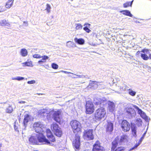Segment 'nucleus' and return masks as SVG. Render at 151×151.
Returning a JSON list of instances; mask_svg holds the SVG:
<instances>
[{"mask_svg":"<svg viewBox=\"0 0 151 151\" xmlns=\"http://www.w3.org/2000/svg\"><path fill=\"white\" fill-rule=\"evenodd\" d=\"M70 125L74 133L80 131L81 125L79 122L76 120H72L70 122Z\"/></svg>","mask_w":151,"mask_h":151,"instance_id":"f03ea898","label":"nucleus"},{"mask_svg":"<svg viewBox=\"0 0 151 151\" xmlns=\"http://www.w3.org/2000/svg\"><path fill=\"white\" fill-rule=\"evenodd\" d=\"M24 79V77L20 76H17L15 77H13L12 78V79L13 80H17L18 81H22Z\"/></svg>","mask_w":151,"mask_h":151,"instance_id":"2f4dec72","label":"nucleus"},{"mask_svg":"<svg viewBox=\"0 0 151 151\" xmlns=\"http://www.w3.org/2000/svg\"><path fill=\"white\" fill-rule=\"evenodd\" d=\"M128 92L129 94L132 96H134L136 93V92L133 91L131 89H129L128 90Z\"/></svg>","mask_w":151,"mask_h":151,"instance_id":"72a5a7b5","label":"nucleus"},{"mask_svg":"<svg viewBox=\"0 0 151 151\" xmlns=\"http://www.w3.org/2000/svg\"><path fill=\"white\" fill-rule=\"evenodd\" d=\"M43 63H44V62H43V61H42V60H40L38 61V63L40 64H42Z\"/></svg>","mask_w":151,"mask_h":151,"instance_id":"3c124183","label":"nucleus"},{"mask_svg":"<svg viewBox=\"0 0 151 151\" xmlns=\"http://www.w3.org/2000/svg\"><path fill=\"white\" fill-rule=\"evenodd\" d=\"M108 107L109 111L110 112H113L115 109L114 103L111 101H109L108 103Z\"/></svg>","mask_w":151,"mask_h":151,"instance_id":"2eb2a0df","label":"nucleus"},{"mask_svg":"<svg viewBox=\"0 0 151 151\" xmlns=\"http://www.w3.org/2000/svg\"><path fill=\"white\" fill-rule=\"evenodd\" d=\"M51 66L52 68L54 69H57L58 68V65L55 63H52L51 64Z\"/></svg>","mask_w":151,"mask_h":151,"instance_id":"79ce46f5","label":"nucleus"},{"mask_svg":"<svg viewBox=\"0 0 151 151\" xmlns=\"http://www.w3.org/2000/svg\"><path fill=\"white\" fill-rule=\"evenodd\" d=\"M75 75H76L77 77H73V78H87V77H86V76H84V75H77L76 74H73Z\"/></svg>","mask_w":151,"mask_h":151,"instance_id":"58836bf2","label":"nucleus"},{"mask_svg":"<svg viewBox=\"0 0 151 151\" xmlns=\"http://www.w3.org/2000/svg\"><path fill=\"white\" fill-rule=\"evenodd\" d=\"M136 124L138 126H140L142 125V122L140 118H137L136 120Z\"/></svg>","mask_w":151,"mask_h":151,"instance_id":"cd10ccee","label":"nucleus"},{"mask_svg":"<svg viewBox=\"0 0 151 151\" xmlns=\"http://www.w3.org/2000/svg\"><path fill=\"white\" fill-rule=\"evenodd\" d=\"M141 57L144 60H147L149 59L148 57L145 54H141Z\"/></svg>","mask_w":151,"mask_h":151,"instance_id":"e433bc0d","label":"nucleus"},{"mask_svg":"<svg viewBox=\"0 0 151 151\" xmlns=\"http://www.w3.org/2000/svg\"><path fill=\"white\" fill-rule=\"evenodd\" d=\"M20 54L23 57L27 56L28 54V52L27 50L25 48H23L21 50Z\"/></svg>","mask_w":151,"mask_h":151,"instance_id":"412c9836","label":"nucleus"},{"mask_svg":"<svg viewBox=\"0 0 151 151\" xmlns=\"http://www.w3.org/2000/svg\"><path fill=\"white\" fill-rule=\"evenodd\" d=\"M106 113L104 109L102 107L100 108L96 111L95 117L98 119H101L104 116Z\"/></svg>","mask_w":151,"mask_h":151,"instance_id":"20e7f679","label":"nucleus"},{"mask_svg":"<svg viewBox=\"0 0 151 151\" xmlns=\"http://www.w3.org/2000/svg\"><path fill=\"white\" fill-rule=\"evenodd\" d=\"M145 134H146V132H145V133H144L143 134V136L144 137V136L145 135Z\"/></svg>","mask_w":151,"mask_h":151,"instance_id":"bf43d9fd","label":"nucleus"},{"mask_svg":"<svg viewBox=\"0 0 151 151\" xmlns=\"http://www.w3.org/2000/svg\"><path fill=\"white\" fill-rule=\"evenodd\" d=\"M23 66H32V63L31 62H26L22 63Z\"/></svg>","mask_w":151,"mask_h":151,"instance_id":"bb28decb","label":"nucleus"},{"mask_svg":"<svg viewBox=\"0 0 151 151\" xmlns=\"http://www.w3.org/2000/svg\"><path fill=\"white\" fill-rule=\"evenodd\" d=\"M74 40L76 43L80 45H83L85 43L84 40L82 38L78 39L77 38H75Z\"/></svg>","mask_w":151,"mask_h":151,"instance_id":"dca6fc26","label":"nucleus"},{"mask_svg":"<svg viewBox=\"0 0 151 151\" xmlns=\"http://www.w3.org/2000/svg\"><path fill=\"white\" fill-rule=\"evenodd\" d=\"M74 44L73 42L71 41H69L67 42L66 46L68 47H73Z\"/></svg>","mask_w":151,"mask_h":151,"instance_id":"7c9ffc66","label":"nucleus"},{"mask_svg":"<svg viewBox=\"0 0 151 151\" xmlns=\"http://www.w3.org/2000/svg\"><path fill=\"white\" fill-rule=\"evenodd\" d=\"M141 52L144 53V54L145 53L148 54L149 53V50L147 49H144L142 50Z\"/></svg>","mask_w":151,"mask_h":151,"instance_id":"a18cd8bd","label":"nucleus"},{"mask_svg":"<svg viewBox=\"0 0 151 151\" xmlns=\"http://www.w3.org/2000/svg\"><path fill=\"white\" fill-rule=\"evenodd\" d=\"M139 144L140 143L136 144L134 147L130 149L128 151H131L132 150H133L134 148H137L139 145Z\"/></svg>","mask_w":151,"mask_h":151,"instance_id":"09e8293b","label":"nucleus"},{"mask_svg":"<svg viewBox=\"0 0 151 151\" xmlns=\"http://www.w3.org/2000/svg\"><path fill=\"white\" fill-rule=\"evenodd\" d=\"M132 134L134 137L137 136L136 132L137 130V127L136 126H132Z\"/></svg>","mask_w":151,"mask_h":151,"instance_id":"5701e85b","label":"nucleus"},{"mask_svg":"<svg viewBox=\"0 0 151 151\" xmlns=\"http://www.w3.org/2000/svg\"><path fill=\"white\" fill-rule=\"evenodd\" d=\"M128 137L126 135H124L121 136L120 140L121 142H125L127 141Z\"/></svg>","mask_w":151,"mask_h":151,"instance_id":"aec40b11","label":"nucleus"},{"mask_svg":"<svg viewBox=\"0 0 151 151\" xmlns=\"http://www.w3.org/2000/svg\"><path fill=\"white\" fill-rule=\"evenodd\" d=\"M95 104L96 105H99V104H100L102 102V100L101 98L96 99V101L95 100Z\"/></svg>","mask_w":151,"mask_h":151,"instance_id":"ea45409f","label":"nucleus"},{"mask_svg":"<svg viewBox=\"0 0 151 151\" xmlns=\"http://www.w3.org/2000/svg\"><path fill=\"white\" fill-rule=\"evenodd\" d=\"M18 103L20 104H24L26 103V102L24 101H19Z\"/></svg>","mask_w":151,"mask_h":151,"instance_id":"603ef678","label":"nucleus"},{"mask_svg":"<svg viewBox=\"0 0 151 151\" xmlns=\"http://www.w3.org/2000/svg\"><path fill=\"white\" fill-rule=\"evenodd\" d=\"M61 71L62 72H63V73H65L73 74V73H70V72H67V71H65L62 70Z\"/></svg>","mask_w":151,"mask_h":151,"instance_id":"8fccbe9b","label":"nucleus"},{"mask_svg":"<svg viewBox=\"0 0 151 151\" xmlns=\"http://www.w3.org/2000/svg\"><path fill=\"white\" fill-rule=\"evenodd\" d=\"M88 105V107L92 108L93 107V104L92 103V102L90 100L86 101V107H87V104Z\"/></svg>","mask_w":151,"mask_h":151,"instance_id":"c756f323","label":"nucleus"},{"mask_svg":"<svg viewBox=\"0 0 151 151\" xmlns=\"http://www.w3.org/2000/svg\"><path fill=\"white\" fill-rule=\"evenodd\" d=\"M134 107L137 110L138 114L140 115V116L143 119L147 121H148L150 120V119H149L148 117L146 116L145 113L142 111L136 105H134Z\"/></svg>","mask_w":151,"mask_h":151,"instance_id":"0eeeda50","label":"nucleus"},{"mask_svg":"<svg viewBox=\"0 0 151 151\" xmlns=\"http://www.w3.org/2000/svg\"><path fill=\"white\" fill-rule=\"evenodd\" d=\"M14 0H9L6 5V8H9L12 6L14 2Z\"/></svg>","mask_w":151,"mask_h":151,"instance_id":"b1692460","label":"nucleus"},{"mask_svg":"<svg viewBox=\"0 0 151 151\" xmlns=\"http://www.w3.org/2000/svg\"><path fill=\"white\" fill-rule=\"evenodd\" d=\"M75 25V29L76 30L81 29L82 28L83 26L80 24H76Z\"/></svg>","mask_w":151,"mask_h":151,"instance_id":"c9c22d12","label":"nucleus"},{"mask_svg":"<svg viewBox=\"0 0 151 151\" xmlns=\"http://www.w3.org/2000/svg\"><path fill=\"white\" fill-rule=\"evenodd\" d=\"M6 113H11L13 111V109L12 107L9 106L6 110Z\"/></svg>","mask_w":151,"mask_h":151,"instance_id":"f704fd0d","label":"nucleus"},{"mask_svg":"<svg viewBox=\"0 0 151 151\" xmlns=\"http://www.w3.org/2000/svg\"><path fill=\"white\" fill-rule=\"evenodd\" d=\"M51 129L55 135L59 137H61L62 134V132L57 124H52L51 126Z\"/></svg>","mask_w":151,"mask_h":151,"instance_id":"7ed1b4c3","label":"nucleus"},{"mask_svg":"<svg viewBox=\"0 0 151 151\" xmlns=\"http://www.w3.org/2000/svg\"><path fill=\"white\" fill-rule=\"evenodd\" d=\"M46 110L43 109L42 110H41L40 113L41 115L43 116H45L47 114V113L46 112Z\"/></svg>","mask_w":151,"mask_h":151,"instance_id":"37998d69","label":"nucleus"},{"mask_svg":"<svg viewBox=\"0 0 151 151\" xmlns=\"http://www.w3.org/2000/svg\"><path fill=\"white\" fill-rule=\"evenodd\" d=\"M144 137H142L141 139H140V141H141V142L142 141V140L143 139H144Z\"/></svg>","mask_w":151,"mask_h":151,"instance_id":"6e6d98bb","label":"nucleus"},{"mask_svg":"<svg viewBox=\"0 0 151 151\" xmlns=\"http://www.w3.org/2000/svg\"><path fill=\"white\" fill-rule=\"evenodd\" d=\"M136 22L137 23H140L139 22V21H136Z\"/></svg>","mask_w":151,"mask_h":151,"instance_id":"052dcab7","label":"nucleus"},{"mask_svg":"<svg viewBox=\"0 0 151 151\" xmlns=\"http://www.w3.org/2000/svg\"><path fill=\"white\" fill-rule=\"evenodd\" d=\"M29 144H38V142H40L37 138V134L35 135H32L29 137Z\"/></svg>","mask_w":151,"mask_h":151,"instance_id":"9d476101","label":"nucleus"},{"mask_svg":"<svg viewBox=\"0 0 151 151\" xmlns=\"http://www.w3.org/2000/svg\"><path fill=\"white\" fill-rule=\"evenodd\" d=\"M88 104L87 105V107H86V113L89 114H91L93 112L94 109L93 107H88Z\"/></svg>","mask_w":151,"mask_h":151,"instance_id":"f3484780","label":"nucleus"},{"mask_svg":"<svg viewBox=\"0 0 151 151\" xmlns=\"http://www.w3.org/2000/svg\"><path fill=\"white\" fill-rule=\"evenodd\" d=\"M121 127L122 130L124 132H127L130 130V124L126 120H124L122 121L121 124Z\"/></svg>","mask_w":151,"mask_h":151,"instance_id":"6e6552de","label":"nucleus"},{"mask_svg":"<svg viewBox=\"0 0 151 151\" xmlns=\"http://www.w3.org/2000/svg\"><path fill=\"white\" fill-rule=\"evenodd\" d=\"M36 83V81L34 80H31V81H29L27 82V83L29 84H34Z\"/></svg>","mask_w":151,"mask_h":151,"instance_id":"de8ad7c7","label":"nucleus"},{"mask_svg":"<svg viewBox=\"0 0 151 151\" xmlns=\"http://www.w3.org/2000/svg\"><path fill=\"white\" fill-rule=\"evenodd\" d=\"M73 146L76 150H78L80 146V137L76 135L75 140L73 143Z\"/></svg>","mask_w":151,"mask_h":151,"instance_id":"1a4fd4ad","label":"nucleus"},{"mask_svg":"<svg viewBox=\"0 0 151 151\" xmlns=\"http://www.w3.org/2000/svg\"><path fill=\"white\" fill-rule=\"evenodd\" d=\"M50 9L51 7L50 5L48 4H47L46 5V10H47L48 13H49L50 12Z\"/></svg>","mask_w":151,"mask_h":151,"instance_id":"c03bdc74","label":"nucleus"},{"mask_svg":"<svg viewBox=\"0 0 151 151\" xmlns=\"http://www.w3.org/2000/svg\"><path fill=\"white\" fill-rule=\"evenodd\" d=\"M125 149V148L124 147H120L111 150V151H124Z\"/></svg>","mask_w":151,"mask_h":151,"instance_id":"a878e982","label":"nucleus"},{"mask_svg":"<svg viewBox=\"0 0 151 151\" xmlns=\"http://www.w3.org/2000/svg\"><path fill=\"white\" fill-rule=\"evenodd\" d=\"M61 111L60 110L54 111L53 114V118L55 121L57 122L60 121V115Z\"/></svg>","mask_w":151,"mask_h":151,"instance_id":"9b49d317","label":"nucleus"},{"mask_svg":"<svg viewBox=\"0 0 151 151\" xmlns=\"http://www.w3.org/2000/svg\"><path fill=\"white\" fill-rule=\"evenodd\" d=\"M90 24H89L86 23L84 24V26H85L83 28V29L86 32L89 33L91 30L89 29V28L90 27Z\"/></svg>","mask_w":151,"mask_h":151,"instance_id":"4be33fe9","label":"nucleus"},{"mask_svg":"<svg viewBox=\"0 0 151 151\" xmlns=\"http://www.w3.org/2000/svg\"><path fill=\"white\" fill-rule=\"evenodd\" d=\"M31 119L30 118V116L28 114H26L24 116V118L23 121V127L22 129L23 130H25L27 127V123L30 121Z\"/></svg>","mask_w":151,"mask_h":151,"instance_id":"f8f14e48","label":"nucleus"},{"mask_svg":"<svg viewBox=\"0 0 151 151\" xmlns=\"http://www.w3.org/2000/svg\"><path fill=\"white\" fill-rule=\"evenodd\" d=\"M113 124L110 121H108L106 126V132L111 133L113 130Z\"/></svg>","mask_w":151,"mask_h":151,"instance_id":"ddd939ff","label":"nucleus"},{"mask_svg":"<svg viewBox=\"0 0 151 151\" xmlns=\"http://www.w3.org/2000/svg\"><path fill=\"white\" fill-rule=\"evenodd\" d=\"M83 137L86 140H92L93 138V130L89 129L88 131H85L83 133Z\"/></svg>","mask_w":151,"mask_h":151,"instance_id":"39448f33","label":"nucleus"},{"mask_svg":"<svg viewBox=\"0 0 151 151\" xmlns=\"http://www.w3.org/2000/svg\"><path fill=\"white\" fill-rule=\"evenodd\" d=\"M133 1H132L131 2H127L125 3H124L123 4L124 7V8H126L129 6L130 5V6H131Z\"/></svg>","mask_w":151,"mask_h":151,"instance_id":"473e14b6","label":"nucleus"},{"mask_svg":"<svg viewBox=\"0 0 151 151\" xmlns=\"http://www.w3.org/2000/svg\"><path fill=\"white\" fill-rule=\"evenodd\" d=\"M33 57L34 58H41V56L37 54L33 55Z\"/></svg>","mask_w":151,"mask_h":151,"instance_id":"49530a36","label":"nucleus"},{"mask_svg":"<svg viewBox=\"0 0 151 151\" xmlns=\"http://www.w3.org/2000/svg\"><path fill=\"white\" fill-rule=\"evenodd\" d=\"M41 58H42L41 60H42V61L44 63L45 62L46 60L49 58L46 55L41 56Z\"/></svg>","mask_w":151,"mask_h":151,"instance_id":"4c0bfd02","label":"nucleus"},{"mask_svg":"<svg viewBox=\"0 0 151 151\" xmlns=\"http://www.w3.org/2000/svg\"><path fill=\"white\" fill-rule=\"evenodd\" d=\"M117 139L118 138H116L115 139V140L112 142L111 150H112L115 148L117 147L118 145V142L117 141Z\"/></svg>","mask_w":151,"mask_h":151,"instance_id":"6ab92c4d","label":"nucleus"},{"mask_svg":"<svg viewBox=\"0 0 151 151\" xmlns=\"http://www.w3.org/2000/svg\"><path fill=\"white\" fill-rule=\"evenodd\" d=\"M124 111L130 117L134 116L136 114L135 110L131 107L128 106L124 110Z\"/></svg>","mask_w":151,"mask_h":151,"instance_id":"423d86ee","label":"nucleus"},{"mask_svg":"<svg viewBox=\"0 0 151 151\" xmlns=\"http://www.w3.org/2000/svg\"><path fill=\"white\" fill-rule=\"evenodd\" d=\"M49 140L52 142H54L55 141V139L53 135L50 136L49 138H48Z\"/></svg>","mask_w":151,"mask_h":151,"instance_id":"a19ab883","label":"nucleus"},{"mask_svg":"<svg viewBox=\"0 0 151 151\" xmlns=\"http://www.w3.org/2000/svg\"><path fill=\"white\" fill-rule=\"evenodd\" d=\"M44 126L45 125L43 123L40 122H35L33 125V129L37 133V136L39 141L43 144L52 146L53 145L52 143L50 142L49 140L46 139L41 132Z\"/></svg>","mask_w":151,"mask_h":151,"instance_id":"f257e3e1","label":"nucleus"},{"mask_svg":"<svg viewBox=\"0 0 151 151\" xmlns=\"http://www.w3.org/2000/svg\"><path fill=\"white\" fill-rule=\"evenodd\" d=\"M151 60V54H149V56L148 57Z\"/></svg>","mask_w":151,"mask_h":151,"instance_id":"4d7b16f0","label":"nucleus"},{"mask_svg":"<svg viewBox=\"0 0 151 151\" xmlns=\"http://www.w3.org/2000/svg\"><path fill=\"white\" fill-rule=\"evenodd\" d=\"M4 10H0V12H4Z\"/></svg>","mask_w":151,"mask_h":151,"instance_id":"13d9d810","label":"nucleus"},{"mask_svg":"<svg viewBox=\"0 0 151 151\" xmlns=\"http://www.w3.org/2000/svg\"><path fill=\"white\" fill-rule=\"evenodd\" d=\"M0 25L2 26H9V24L5 20H3L0 22Z\"/></svg>","mask_w":151,"mask_h":151,"instance_id":"393cba45","label":"nucleus"},{"mask_svg":"<svg viewBox=\"0 0 151 151\" xmlns=\"http://www.w3.org/2000/svg\"><path fill=\"white\" fill-rule=\"evenodd\" d=\"M120 12L122 13L123 14L126 16H129L131 17H133L131 13L128 10L121 11Z\"/></svg>","mask_w":151,"mask_h":151,"instance_id":"a211bd4d","label":"nucleus"},{"mask_svg":"<svg viewBox=\"0 0 151 151\" xmlns=\"http://www.w3.org/2000/svg\"><path fill=\"white\" fill-rule=\"evenodd\" d=\"M93 148L92 149V151H94V144L93 145Z\"/></svg>","mask_w":151,"mask_h":151,"instance_id":"5fc2aeb1","label":"nucleus"},{"mask_svg":"<svg viewBox=\"0 0 151 151\" xmlns=\"http://www.w3.org/2000/svg\"><path fill=\"white\" fill-rule=\"evenodd\" d=\"M46 133L47 137V138H49V137L53 135L51 131L50 130L48 129L46 130Z\"/></svg>","mask_w":151,"mask_h":151,"instance_id":"c85d7f7f","label":"nucleus"},{"mask_svg":"<svg viewBox=\"0 0 151 151\" xmlns=\"http://www.w3.org/2000/svg\"><path fill=\"white\" fill-rule=\"evenodd\" d=\"M95 151H105L104 148L100 145L99 141H97L95 144Z\"/></svg>","mask_w":151,"mask_h":151,"instance_id":"4468645a","label":"nucleus"},{"mask_svg":"<svg viewBox=\"0 0 151 151\" xmlns=\"http://www.w3.org/2000/svg\"><path fill=\"white\" fill-rule=\"evenodd\" d=\"M14 129L16 131H17V127L15 125L14 126Z\"/></svg>","mask_w":151,"mask_h":151,"instance_id":"864d4df0","label":"nucleus"}]
</instances>
